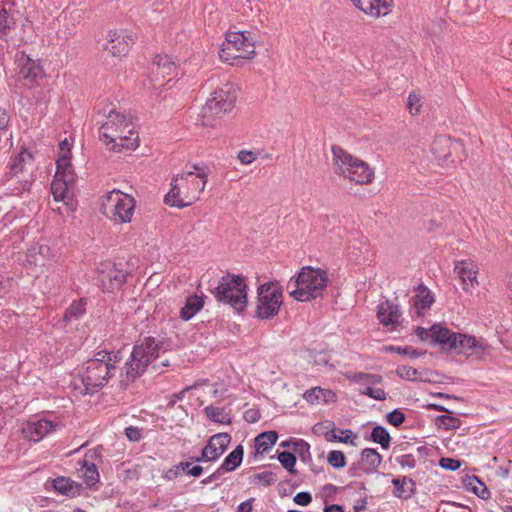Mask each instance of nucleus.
Here are the masks:
<instances>
[{
	"label": "nucleus",
	"mask_w": 512,
	"mask_h": 512,
	"mask_svg": "<svg viewBox=\"0 0 512 512\" xmlns=\"http://www.w3.org/2000/svg\"><path fill=\"white\" fill-rule=\"evenodd\" d=\"M255 55V40L249 31L228 32L219 56L229 62L235 59H251Z\"/></svg>",
	"instance_id": "obj_10"
},
{
	"label": "nucleus",
	"mask_w": 512,
	"mask_h": 512,
	"mask_svg": "<svg viewBox=\"0 0 512 512\" xmlns=\"http://www.w3.org/2000/svg\"><path fill=\"white\" fill-rule=\"evenodd\" d=\"M353 5L366 15L380 17L387 15L393 0H350Z\"/></svg>",
	"instance_id": "obj_21"
},
{
	"label": "nucleus",
	"mask_w": 512,
	"mask_h": 512,
	"mask_svg": "<svg viewBox=\"0 0 512 512\" xmlns=\"http://www.w3.org/2000/svg\"><path fill=\"white\" fill-rule=\"evenodd\" d=\"M120 353L107 350L97 351L87 360L71 382L73 389L80 395L92 394L104 387L117 372Z\"/></svg>",
	"instance_id": "obj_1"
},
{
	"label": "nucleus",
	"mask_w": 512,
	"mask_h": 512,
	"mask_svg": "<svg viewBox=\"0 0 512 512\" xmlns=\"http://www.w3.org/2000/svg\"><path fill=\"white\" fill-rule=\"evenodd\" d=\"M230 436L227 433H218L213 435L207 445L203 448L201 457H197L196 461H215L226 450L230 443Z\"/></svg>",
	"instance_id": "obj_18"
},
{
	"label": "nucleus",
	"mask_w": 512,
	"mask_h": 512,
	"mask_svg": "<svg viewBox=\"0 0 512 512\" xmlns=\"http://www.w3.org/2000/svg\"><path fill=\"white\" fill-rule=\"evenodd\" d=\"M162 351H165L164 343L154 337H145L139 340L134 345L130 358L126 362L127 376L135 379L142 375L151 364L154 370L169 366L168 359L162 360L160 364L155 363Z\"/></svg>",
	"instance_id": "obj_5"
},
{
	"label": "nucleus",
	"mask_w": 512,
	"mask_h": 512,
	"mask_svg": "<svg viewBox=\"0 0 512 512\" xmlns=\"http://www.w3.org/2000/svg\"><path fill=\"white\" fill-rule=\"evenodd\" d=\"M282 305V289L277 283H264L258 288L256 315L260 319L276 316Z\"/></svg>",
	"instance_id": "obj_11"
},
{
	"label": "nucleus",
	"mask_w": 512,
	"mask_h": 512,
	"mask_svg": "<svg viewBox=\"0 0 512 512\" xmlns=\"http://www.w3.org/2000/svg\"><path fill=\"white\" fill-rule=\"evenodd\" d=\"M455 347L451 350L457 351L459 354L466 355H482L489 348L487 341L483 338H476L465 334H457Z\"/></svg>",
	"instance_id": "obj_15"
},
{
	"label": "nucleus",
	"mask_w": 512,
	"mask_h": 512,
	"mask_svg": "<svg viewBox=\"0 0 512 512\" xmlns=\"http://www.w3.org/2000/svg\"><path fill=\"white\" fill-rule=\"evenodd\" d=\"M244 450L242 445L230 452L224 459L222 465L218 468V472H231L234 471L242 462Z\"/></svg>",
	"instance_id": "obj_33"
},
{
	"label": "nucleus",
	"mask_w": 512,
	"mask_h": 512,
	"mask_svg": "<svg viewBox=\"0 0 512 512\" xmlns=\"http://www.w3.org/2000/svg\"><path fill=\"white\" fill-rule=\"evenodd\" d=\"M396 462L402 468L413 469L416 466V459L412 454H404L396 458Z\"/></svg>",
	"instance_id": "obj_54"
},
{
	"label": "nucleus",
	"mask_w": 512,
	"mask_h": 512,
	"mask_svg": "<svg viewBox=\"0 0 512 512\" xmlns=\"http://www.w3.org/2000/svg\"><path fill=\"white\" fill-rule=\"evenodd\" d=\"M413 306L418 315H423L425 311L430 309L434 302V298L427 287L419 285L416 289V295L413 298Z\"/></svg>",
	"instance_id": "obj_23"
},
{
	"label": "nucleus",
	"mask_w": 512,
	"mask_h": 512,
	"mask_svg": "<svg viewBox=\"0 0 512 512\" xmlns=\"http://www.w3.org/2000/svg\"><path fill=\"white\" fill-rule=\"evenodd\" d=\"M371 440L380 444L384 450L390 447L391 437L387 429L383 426L377 425L372 429Z\"/></svg>",
	"instance_id": "obj_40"
},
{
	"label": "nucleus",
	"mask_w": 512,
	"mask_h": 512,
	"mask_svg": "<svg viewBox=\"0 0 512 512\" xmlns=\"http://www.w3.org/2000/svg\"><path fill=\"white\" fill-rule=\"evenodd\" d=\"M191 168L192 170L183 171L172 178L171 189L164 198L167 205L184 208L200 199L210 170L200 164H193Z\"/></svg>",
	"instance_id": "obj_2"
},
{
	"label": "nucleus",
	"mask_w": 512,
	"mask_h": 512,
	"mask_svg": "<svg viewBox=\"0 0 512 512\" xmlns=\"http://www.w3.org/2000/svg\"><path fill=\"white\" fill-rule=\"evenodd\" d=\"M422 104H423L422 97L419 94H417L415 92H412L409 94L408 101H407V108L412 115H416L420 112V108H421Z\"/></svg>",
	"instance_id": "obj_49"
},
{
	"label": "nucleus",
	"mask_w": 512,
	"mask_h": 512,
	"mask_svg": "<svg viewBox=\"0 0 512 512\" xmlns=\"http://www.w3.org/2000/svg\"><path fill=\"white\" fill-rule=\"evenodd\" d=\"M50 260V248L47 245H33L27 254V261L38 267H43Z\"/></svg>",
	"instance_id": "obj_25"
},
{
	"label": "nucleus",
	"mask_w": 512,
	"mask_h": 512,
	"mask_svg": "<svg viewBox=\"0 0 512 512\" xmlns=\"http://www.w3.org/2000/svg\"><path fill=\"white\" fill-rule=\"evenodd\" d=\"M79 472L87 486H93L99 481V472L95 462L83 459Z\"/></svg>",
	"instance_id": "obj_34"
},
{
	"label": "nucleus",
	"mask_w": 512,
	"mask_h": 512,
	"mask_svg": "<svg viewBox=\"0 0 512 512\" xmlns=\"http://www.w3.org/2000/svg\"><path fill=\"white\" fill-rule=\"evenodd\" d=\"M15 25L14 18L5 7H0V40L8 41L10 32Z\"/></svg>",
	"instance_id": "obj_36"
},
{
	"label": "nucleus",
	"mask_w": 512,
	"mask_h": 512,
	"mask_svg": "<svg viewBox=\"0 0 512 512\" xmlns=\"http://www.w3.org/2000/svg\"><path fill=\"white\" fill-rule=\"evenodd\" d=\"M9 123V116L4 109L0 108V129H5Z\"/></svg>",
	"instance_id": "obj_63"
},
{
	"label": "nucleus",
	"mask_w": 512,
	"mask_h": 512,
	"mask_svg": "<svg viewBox=\"0 0 512 512\" xmlns=\"http://www.w3.org/2000/svg\"><path fill=\"white\" fill-rule=\"evenodd\" d=\"M54 177L63 180L66 183L74 184L76 174L72 168L69 158L58 157L57 170Z\"/></svg>",
	"instance_id": "obj_32"
},
{
	"label": "nucleus",
	"mask_w": 512,
	"mask_h": 512,
	"mask_svg": "<svg viewBox=\"0 0 512 512\" xmlns=\"http://www.w3.org/2000/svg\"><path fill=\"white\" fill-rule=\"evenodd\" d=\"M328 463L336 469H340L346 466V457L342 451L332 450L327 456Z\"/></svg>",
	"instance_id": "obj_46"
},
{
	"label": "nucleus",
	"mask_w": 512,
	"mask_h": 512,
	"mask_svg": "<svg viewBox=\"0 0 512 512\" xmlns=\"http://www.w3.org/2000/svg\"><path fill=\"white\" fill-rule=\"evenodd\" d=\"M404 420L405 415L399 409H395L387 414V421L395 427L400 426Z\"/></svg>",
	"instance_id": "obj_53"
},
{
	"label": "nucleus",
	"mask_w": 512,
	"mask_h": 512,
	"mask_svg": "<svg viewBox=\"0 0 512 512\" xmlns=\"http://www.w3.org/2000/svg\"><path fill=\"white\" fill-rule=\"evenodd\" d=\"M457 334L458 333L451 332L449 329L438 325H434L431 328V337L433 341L448 349L455 347Z\"/></svg>",
	"instance_id": "obj_27"
},
{
	"label": "nucleus",
	"mask_w": 512,
	"mask_h": 512,
	"mask_svg": "<svg viewBox=\"0 0 512 512\" xmlns=\"http://www.w3.org/2000/svg\"><path fill=\"white\" fill-rule=\"evenodd\" d=\"M359 393L379 401L386 399V392L381 388H374L373 385L359 387Z\"/></svg>",
	"instance_id": "obj_47"
},
{
	"label": "nucleus",
	"mask_w": 512,
	"mask_h": 512,
	"mask_svg": "<svg viewBox=\"0 0 512 512\" xmlns=\"http://www.w3.org/2000/svg\"><path fill=\"white\" fill-rule=\"evenodd\" d=\"M32 156L27 151H22L18 155L12 157L8 164L9 175L14 177L21 173L27 160H31Z\"/></svg>",
	"instance_id": "obj_38"
},
{
	"label": "nucleus",
	"mask_w": 512,
	"mask_h": 512,
	"mask_svg": "<svg viewBox=\"0 0 512 512\" xmlns=\"http://www.w3.org/2000/svg\"><path fill=\"white\" fill-rule=\"evenodd\" d=\"M86 312L85 302L83 300L73 301L72 304L66 309L63 321L67 324L79 320Z\"/></svg>",
	"instance_id": "obj_35"
},
{
	"label": "nucleus",
	"mask_w": 512,
	"mask_h": 512,
	"mask_svg": "<svg viewBox=\"0 0 512 512\" xmlns=\"http://www.w3.org/2000/svg\"><path fill=\"white\" fill-rule=\"evenodd\" d=\"M392 484L394 486L393 495L397 498L408 499L415 493L416 483L407 476L394 478Z\"/></svg>",
	"instance_id": "obj_24"
},
{
	"label": "nucleus",
	"mask_w": 512,
	"mask_h": 512,
	"mask_svg": "<svg viewBox=\"0 0 512 512\" xmlns=\"http://www.w3.org/2000/svg\"><path fill=\"white\" fill-rule=\"evenodd\" d=\"M397 352L402 355H406V356H409L412 358H417L421 355L420 352H418L417 350H415L413 347H410V346H406L404 348L398 347Z\"/></svg>",
	"instance_id": "obj_60"
},
{
	"label": "nucleus",
	"mask_w": 512,
	"mask_h": 512,
	"mask_svg": "<svg viewBox=\"0 0 512 512\" xmlns=\"http://www.w3.org/2000/svg\"><path fill=\"white\" fill-rule=\"evenodd\" d=\"M278 460L281 463V465L289 472V473H295V464H296V457L293 453L283 451L278 454Z\"/></svg>",
	"instance_id": "obj_45"
},
{
	"label": "nucleus",
	"mask_w": 512,
	"mask_h": 512,
	"mask_svg": "<svg viewBox=\"0 0 512 512\" xmlns=\"http://www.w3.org/2000/svg\"><path fill=\"white\" fill-rule=\"evenodd\" d=\"M52 486L55 491L68 497H75L81 490L79 483L63 476L55 478L52 481Z\"/></svg>",
	"instance_id": "obj_26"
},
{
	"label": "nucleus",
	"mask_w": 512,
	"mask_h": 512,
	"mask_svg": "<svg viewBox=\"0 0 512 512\" xmlns=\"http://www.w3.org/2000/svg\"><path fill=\"white\" fill-rule=\"evenodd\" d=\"M204 306L202 296L191 295L187 297L184 306L180 309V318L184 321L192 319Z\"/></svg>",
	"instance_id": "obj_28"
},
{
	"label": "nucleus",
	"mask_w": 512,
	"mask_h": 512,
	"mask_svg": "<svg viewBox=\"0 0 512 512\" xmlns=\"http://www.w3.org/2000/svg\"><path fill=\"white\" fill-rule=\"evenodd\" d=\"M293 451L299 454L303 461L311 458L310 446L302 439H297L293 442Z\"/></svg>",
	"instance_id": "obj_48"
},
{
	"label": "nucleus",
	"mask_w": 512,
	"mask_h": 512,
	"mask_svg": "<svg viewBox=\"0 0 512 512\" xmlns=\"http://www.w3.org/2000/svg\"><path fill=\"white\" fill-rule=\"evenodd\" d=\"M326 271L311 266L302 267L297 277L287 283L289 295L297 301L307 302L322 297L328 285Z\"/></svg>",
	"instance_id": "obj_4"
},
{
	"label": "nucleus",
	"mask_w": 512,
	"mask_h": 512,
	"mask_svg": "<svg viewBox=\"0 0 512 512\" xmlns=\"http://www.w3.org/2000/svg\"><path fill=\"white\" fill-rule=\"evenodd\" d=\"M462 465V462L458 459L443 457L439 461V466L445 470L456 471Z\"/></svg>",
	"instance_id": "obj_52"
},
{
	"label": "nucleus",
	"mask_w": 512,
	"mask_h": 512,
	"mask_svg": "<svg viewBox=\"0 0 512 512\" xmlns=\"http://www.w3.org/2000/svg\"><path fill=\"white\" fill-rule=\"evenodd\" d=\"M99 133L100 139L115 152L134 150L138 146L139 137L134 131L132 117L116 110L109 111Z\"/></svg>",
	"instance_id": "obj_3"
},
{
	"label": "nucleus",
	"mask_w": 512,
	"mask_h": 512,
	"mask_svg": "<svg viewBox=\"0 0 512 512\" xmlns=\"http://www.w3.org/2000/svg\"><path fill=\"white\" fill-rule=\"evenodd\" d=\"M59 157L71 159V144L67 139L59 143Z\"/></svg>",
	"instance_id": "obj_58"
},
{
	"label": "nucleus",
	"mask_w": 512,
	"mask_h": 512,
	"mask_svg": "<svg viewBox=\"0 0 512 512\" xmlns=\"http://www.w3.org/2000/svg\"><path fill=\"white\" fill-rule=\"evenodd\" d=\"M177 75V67L168 55L155 56L150 66V79L156 87L164 86V82L168 84Z\"/></svg>",
	"instance_id": "obj_14"
},
{
	"label": "nucleus",
	"mask_w": 512,
	"mask_h": 512,
	"mask_svg": "<svg viewBox=\"0 0 512 512\" xmlns=\"http://www.w3.org/2000/svg\"><path fill=\"white\" fill-rule=\"evenodd\" d=\"M180 474H181V467H179V464H178V465L172 467L171 469H169L168 471H166L163 477L166 480L171 481V480L178 478L180 476Z\"/></svg>",
	"instance_id": "obj_59"
},
{
	"label": "nucleus",
	"mask_w": 512,
	"mask_h": 512,
	"mask_svg": "<svg viewBox=\"0 0 512 512\" xmlns=\"http://www.w3.org/2000/svg\"><path fill=\"white\" fill-rule=\"evenodd\" d=\"M125 435L130 441L137 442L141 439V431L139 428L129 426L125 429Z\"/></svg>",
	"instance_id": "obj_57"
},
{
	"label": "nucleus",
	"mask_w": 512,
	"mask_h": 512,
	"mask_svg": "<svg viewBox=\"0 0 512 512\" xmlns=\"http://www.w3.org/2000/svg\"><path fill=\"white\" fill-rule=\"evenodd\" d=\"M244 418L250 423H255L259 420V414L256 410L250 409L245 412Z\"/></svg>",
	"instance_id": "obj_62"
},
{
	"label": "nucleus",
	"mask_w": 512,
	"mask_h": 512,
	"mask_svg": "<svg viewBox=\"0 0 512 512\" xmlns=\"http://www.w3.org/2000/svg\"><path fill=\"white\" fill-rule=\"evenodd\" d=\"M396 373L400 378H403L408 381L422 380L421 372L411 366L400 365L397 367Z\"/></svg>",
	"instance_id": "obj_44"
},
{
	"label": "nucleus",
	"mask_w": 512,
	"mask_h": 512,
	"mask_svg": "<svg viewBox=\"0 0 512 512\" xmlns=\"http://www.w3.org/2000/svg\"><path fill=\"white\" fill-rule=\"evenodd\" d=\"M237 100V87L226 81L221 83L211 94L202 109L203 124L215 126L214 117L232 112Z\"/></svg>",
	"instance_id": "obj_6"
},
{
	"label": "nucleus",
	"mask_w": 512,
	"mask_h": 512,
	"mask_svg": "<svg viewBox=\"0 0 512 512\" xmlns=\"http://www.w3.org/2000/svg\"><path fill=\"white\" fill-rule=\"evenodd\" d=\"M349 379L357 384L360 385V387H364L366 385H375L382 382V377L380 375L376 374H367V373H354L352 374Z\"/></svg>",
	"instance_id": "obj_41"
},
{
	"label": "nucleus",
	"mask_w": 512,
	"mask_h": 512,
	"mask_svg": "<svg viewBox=\"0 0 512 512\" xmlns=\"http://www.w3.org/2000/svg\"><path fill=\"white\" fill-rule=\"evenodd\" d=\"M57 426V422L41 418L29 421L26 426L23 427L22 433L24 438L36 443L41 441L51 432L55 431Z\"/></svg>",
	"instance_id": "obj_17"
},
{
	"label": "nucleus",
	"mask_w": 512,
	"mask_h": 512,
	"mask_svg": "<svg viewBox=\"0 0 512 512\" xmlns=\"http://www.w3.org/2000/svg\"><path fill=\"white\" fill-rule=\"evenodd\" d=\"M327 396H332V392L320 387L312 388L304 394V398L311 404H317L321 401L327 402Z\"/></svg>",
	"instance_id": "obj_42"
},
{
	"label": "nucleus",
	"mask_w": 512,
	"mask_h": 512,
	"mask_svg": "<svg viewBox=\"0 0 512 512\" xmlns=\"http://www.w3.org/2000/svg\"><path fill=\"white\" fill-rule=\"evenodd\" d=\"M276 481V476L271 471H264L257 473L253 476L254 483H262L264 485H271Z\"/></svg>",
	"instance_id": "obj_51"
},
{
	"label": "nucleus",
	"mask_w": 512,
	"mask_h": 512,
	"mask_svg": "<svg viewBox=\"0 0 512 512\" xmlns=\"http://www.w3.org/2000/svg\"><path fill=\"white\" fill-rule=\"evenodd\" d=\"M73 184L66 183L63 180L54 177L51 183V192L55 201H64L69 198L70 190Z\"/></svg>",
	"instance_id": "obj_37"
},
{
	"label": "nucleus",
	"mask_w": 512,
	"mask_h": 512,
	"mask_svg": "<svg viewBox=\"0 0 512 512\" xmlns=\"http://www.w3.org/2000/svg\"><path fill=\"white\" fill-rule=\"evenodd\" d=\"M341 435L337 434L336 430L333 428L330 431H327L325 433V438L327 441H337L341 443H350L352 445H355L353 442V439L356 438V434L353 433L350 429L340 430L339 431Z\"/></svg>",
	"instance_id": "obj_39"
},
{
	"label": "nucleus",
	"mask_w": 512,
	"mask_h": 512,
	"mask_svg": "<svg viewBox=\"0 0 512 512\" xmlns=\"http://www.w3.org/2000/svg\"><path fill=\"white\" fill-rule=\"evenodd\" d=\"M457 143H453L447 136L441 135L434 139L431 145V152L439 165H447L451 156V150Z\"/></svg>",
	"instance_id": "obj_22"
},
{
	"label": "nucleus",
	"mask_w": 512,
	"mask_h": 512,
	"mask_svg": "<svg viewBox=\"0 0 512 512\" xmlns=\"http://www.w3.org/2000/svg\"><path fill=\"white\" fill-rule=\"evenodd\" d=\"M312 501V497L308 492H299L294 496V502L301 506H306L310 504Z\"/></svg>",
	"instance_id": "obj_56"
},
{
	"label": "nucleus",
	"mask_w": 512,
	"mask_h": 512,
	"mask_svg": "<svg viewBox=\"0 0 512 512\" xmlns=\"http://www.w3.org/2000/svg\"><path fill=\"white\" fill-rule=\"evenodd\" d=\"M133 43L134 38L132 34H129L126 31H111L109 33V40L105 46V50L115 57H122L129 52Z\"/></svg>",
	"instance_id": "obj_19"
},
{
	"label": "nucleus",
	"mask_w": 512,
	"mask_h": 512,
	"mask_svg": "<svg viewBox=\"0 0 512 512\" xmlns=\"http://www.w3.org/2000/svg\"><path fill=\"white\" fill-rule=\"evenodd\" d=\"M382 462V456L373 448H365L361 452V463L364 471L368 474L374 473Z\"/></svg>",
	"instance_id": "obj_29"
},
{
	"label": "nucleus",
	"mask_w": 512,
	"mask_h": 512,
	"mask_svg": "<svg viewBox=\"0 0 512 512\" xmlns=\"http://www.w3.org/2000/svg\"><path fill=\"white\" fill-rule=\"evenodd\" d=\"M254 501H255L254 498H250V499L240 503V505L237 507L236 512H252Z\"/></svg>",
	"instance_id": "obj_61"
},
{
	"label": "nucleus",
	"mask_w": 512,
	"mask_h": 512,
	"mask_svg": "<svg viewBox=\"0 0 512 512\" xmlns=\"http://www.w3.org/2000/svg\"><path fill=\"white\" fill-rule=\"evenodd\" d=\"M16 82L20 87L31 89L44 77V70L38 60L32 59L24 52L16 54Z\"/></svg>",
	"instance_id": "obj_12"
},
{
	"label": "nucleus",
	"mask_w": 512,
	"mask_h": 512,
	"mask_svg": "<svg viewBox=\"0 0 512 512\" xmlns=\"http://www.w3.org/2000/svg\"><path fill=\"white\" fill-rule=\"evenodd\" d=\"M100 457V454L97 449H91L89 450L83 459H87L89 461L95 462V460Z\"/></svg>",
	"instance_id": "obj_64"
},
{
	"label": "nucleus",
	"mask_w": 512,
	"mask_h": 512,
	"mask_svg": "<svg viewBox=\"0 0 512 512\" xmlns=\"http://www.w3.org/2000/svg\"><path fill=\"white\" fill-rule=\"evenodd\" d=\"M278 439L276 431H266L255 438V454H264L268 452Z\"/></svg>",
	"instance_id": "obj_30"
},
{
	"label": "nucleus",
	"mask_w": 512,
	"mask_h": 512,
	"mask_svg": "<svg viewBox=\"0 0 512 512\" xmlns=\"http://www.w3.org/2000/svg\"><path fill=\"white\" fill-rule=\"evenodd\" d=\"M478 266L470 260L457 261L454 266V273L461 281L464 291L470 292L479 285L477 280Z\"/></svg>",
	"instance_id": "obj_16"
},
{
	"label": "nucleus",
	"mask_w": 512,
	"mask_h": 512,
	"mask_svg": "<svg viewBox=\"0 0 512 512\" xmlns=\"http://www.w3.org/2000/svg\"><path fill=\"white\" fill-rule=\"evenodd\" d=\"M377 317L382 325L391 327L399 325L402 320L399 305L389 300L378 304Z\"/></svg>",
	"instance_id": "obj_20"
},
{
	"label": "nucleus",
	"mask_w": 512,
	"mask_h": 512,
	"mask_svg": "<svg viewBox=\"0 0 512 512\" xmlns=\"http://www.w3.org/2000/svg\"><path fill=\"white\" fill-rule=\"evenodd\" d=\"M179 467H181V471L184 472L186 475L193 477H199L203 472V468L201 466H192V463L188 461L180 462Z\"/></svg>",
	"instance_id": "obj_50"
},
{
	"label": "nucleus",
	"mask_w": 512,
	"mask_h": 512,
	"mask_svg": "<svg viewBox=\"0 0 512 512\" xmlns=\"http://www.w3.org/2000/svg\"><path fill=\"white\" fill-rule=\"evenodd\" d=\"M125 264L122 262L101 263L99 267V279L102 284L103 290L113 292L119 289L126 281L129 271L124 268Z\"/></svg>",
	"instance_id": "obj_13"
},
{
	"label": "nucleus",
	"mask_w": 512,
	"mask_h": 512,
	"mask_svg": "<svg viewBox=\"0 0 512 512\" xmlns=\"http://www.w3.org/2000/svg\"><path fill=\"white\" fill-rule=\"evenodd\" d=\"M204 413L209 420L215 423L229 425L232 422L230 410L225 407L209 405L204 408Z\"/></svg>",
	"instance_id": "obj_31"
},
{
	"label": "nucleus",
	"mask_w": 512,
	"mask_h": 512,
	"mask_svg": "<svg viewBox=\"0 0 512 512\" xmlns=\"http://www.w3.org/2000/svg\"><path fill=\"white\" fill-rule=\"evenodd\" d=\"M435 424L438 428L445 430H455L461 425V421L451 415H439L435 418Z\"/></svg>",
	"instance_id": "obj_43"
},
{
	"label": "nucleus",
	"mask_w": 512,
	"mask_h": 512,
	"mask_svg": "<svg viewBox=\"0 0 512 512\" xmlns=\"http://www.w3.org/2000/svg\"><path fill=\"white\" fill-rule=\"evenodd\" d=\"M247 286L241 276L227 274L222 276L215 287L213 294L215 298L230 305L236 311H243L247 305Z\"/></svg>",
	"instance_id": "obj_8"
},
{
	"label": "nucleus",
	"mask_w": 512,
	"mask_h": 512,
	"mask_svg": "<svg viewBox=\"0 0 512 512\" xmlns=\"http://www.w3.org/2000/svg\"><path fill=\"white\" fill-rule=\"evenodd\" d=\"M335 171L357 184L370 183L374 178V171L369 165L350 155L340 147H332Z\"/></svg>",
	"instance_id": "obj_7"
},
{
	"label": "nucleus",
	"mask_w": 512,
	"mask_h": 512,
	"mask_svg": "<svg viewBox=\"0 0 512 512\" xmlns=\"http://www.w3.org/2000/svg\"><path fill=\"white\" fill-rule=\"evenodd\" d=\"M134 210V198L120 190H112L102 197V213L116 224L130 222Z\"/></svg>",
	"instance_id": "obj_9"
},
{
	"label": "nucleus",
	"mask_w": 512,
	"mask_h": 512,
	"mask_svg": "<svg viewBox=\"0 0 512 512\" xmlns=\"http://www.w3.org/2000/svg\"><path fill=\"white\" fill-rule=\"evenodd\" d=\"M237 158L242 164L248 165L256 159V154L253 151L242 150L238 153Z\"/></svg>",
	"instance_id": "obj_55"
}]
</instances>
